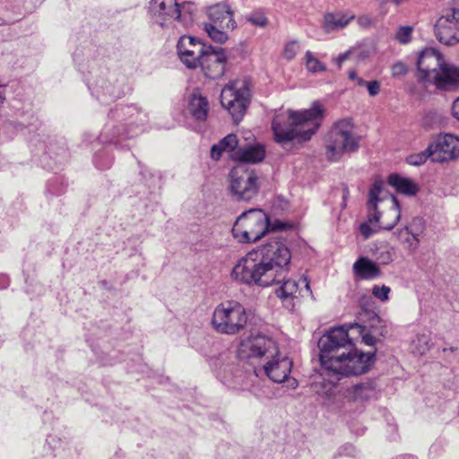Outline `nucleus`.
<instances>
[{"label":"nucleus","instance_id":"nucleus-1","mask_svg":"<svg viewBox=\"0 0 459 459\" xmlns=\"http://www.w3.org/2000/svg\"><path fill=\"white\" fill-rule=\"evenodd\" d=\"M290 258L284 239L275 237L241 257L230 276L247 286L268 287L286 278Z\"/></svg>","mask_w":459,"mask_h":459},{"label":"nucleus","instance_id":"nucleus-2","mask_svg":"<svg viewBox=\"0 0 459 459\" xmlns=\"http://www.w3.org/2000/svg\"><path fill=\"white\" fill-rule=\"evenodd\" d=\"M317 345L321 365L336 376L364 374L375 362L376 350L363 352L355 349L343 326L331 329L319 339Z\"/></svg>","mask_w":459,"mask_h":459},{"label":"nucleus","instance_id":"nucleus-3","mask_svg":"<svg viewBox=\"0 0 459 459\" xmlns=\"http://www.w3.org/2000/svg\"><path fill=\"white\" fill-rule=\"evenodd\" d=\"M319 102L301 112L289 110L276 114L272 121L274 140L280 144L292 141L301 143L308 141L318 129L324 114Z\"/></svg>","mask_w":459,"mask_h":459},{"label":"nucleus","instance_id":"nucleus-4","mask_svg":"<svg viewBox=\"0 0 459 459\" xmlns=\"http://www.w3.org/2000/svg\"><path fill=\"white\" fill-rule=\"evenodd\" d=\"M353 125L349 118L336 122L325 136V156L329 161L339 160L344 153L359 149V137L352 134Z\"/></svg>","mask_w":459,"mask_h":459},{"label":"nucleus","instance_id":"nucleus-5","mask_svg":"<svg viewBox=\"0 0 459 459\" xmlns=\"http://www.w3.org/2000/svg\"><path fill=\"white\" fill-rule=\"evenodd\" d=\"M270 221L261 209H250L236 220L231 232L239 243H255L268 232Z\"/></svg>","mask_w":459,"mask_h":459},{"label":"nucleus","instance_id":"nucleus-6","mask_svg":"<svg viewBox=\"0 0 459 459\" xmlns=\"http://www.w3.org/2000/svg\"><path fill=\"white\" fill-rule=\"evenodd\" d=\"M249 324L245 307L233 300L218 305L212 318L213 328L224 334H237Z\"/></svg>","mask_w":459,"mask_h":459},{"label":"nucleus","instance_id":"nucleus-7","mask_svg":"<svg viewBox=\"0 0 459 459\" xmlns=\"http://www.w3.org/2000/svg\"><path fill=\"white\" fill-rule=\"evenodd\" d=\"M383 181L378 179L374 182L369 189L367 203L368 217L366 221L370 224L380 223L379 228L391 230L400 220L401 208L397 198L391 195L392 205L388 213L382 218V214L377 209V204L383 200V197H380V194L383 192Z\"/></svg>","mask_w":459,"mask_h":459},{"label":"nucleus","instance_id":"nucleus-8","mask_svg":"<svg viewBox=\"0 0 459 459\" xmlns=\"http://www.w3.org/2000/svg\"><path fill=\"white\" fill-rule=\"evenodd\" d=\"M221 103L231 115L235 123L242 120L250 103L247 82L238 80L225 85L221 92Z\"/></svg>","mask_w":459,"mask_h":459},{"label":"nucleus","instance_id":"nucleus-9","mask_svg":"<svg viewBox=\"0 0 459 459\" xmlns=\"http://www.w3.org/2000/svg\"><path fill=\"white\" fill-rule=\"evenodd\" d=\"M278 351L275 342L265 334L250 331V334L240 341L238 357L239 359H269Z\"/></svg>","mask_w":459,"mask_h":459},{"label":"nucleus","instance_id":"nucleus-10","mask_svg":"<svg viewBox=\"0 0 459 459\" xmlns=\"http://www.w3.org/2000/svg\"><path fill=\"white\" fill-rule=\"evenodd\" d=\"M230 190L238 201H249L258 194V178L245 164H238L230 172Z\"/></svg>","mask_w":459,"mask_h":459},{"label":"nucleus","instance_id":"nucleus-11","mask_svg":"<svg viewBox=\"0 0 459 459\" xmlns=\"http://www.w3.org/2000/svg\"><path fill=\"white\" fill-rule=\"evenodd\" d=\"M210 45H205L197 38L184 35L177 44V52L180 61L189 69L198 67Z\"/></svg>","mask_w":459,"mask_h":459},{"label":"nucleus","instance_id":"nucleus-12","mask_svg":"<svg viewBox=\"0 0 459 459\" xmlns=\"http://www.w3.org/2000/svg\"><path fill=\"white\" fill-rule=\"evenodd\" d=\"M446 62L443 55L436 48L423 49L417 59L418 81L424 84L429 83Z\"/></svg>","mask_w":459,"mask_h":459},{"label":"nucleus","instance_id":"nucleus-13","mask_svg":"<svg viewBox=\"0 0 459 459\" xmlns=\"http://www.w3.org/2000/svg\"><path fill=\"white\" fill-rule=\"evenodd\" d=\"M435 34L438 41L446 46L459 43V9L446 11L435 24Z\"/></svg>","mask_w":459,"mask_h":459},{"label":"nucleus","instance_id":"nucleus-14","mask_svg":"<svg viewBox=\"0 0 459 459\" xmlns=\"http://www.w3.org/2000/svg\"><path fill=\"white\" fill-rule=\"evenodd\" d=\"M430 150L433 152V162L452 160L459 156V138L450 134L439 135L429 144Z\"/></svg>","mask_w":459,"mask_h":459},{"label":"nucleus","instance_id":"nucleus-15","mask_svg":"<svg viewBox=\"0 0 459 459\" xmlns=\"http://www.w3.org/2000/svg\"><path fill=\"white\" fill-rule=\"evenodd\" d=\"M271 358L272 359L268 360L264 366L266 376L273 382L289 381L290 386H297L296 379L288 378L293 366L292 360L287 356H281L278 351Z\"/></svg>","mask_w":459,"mask_h":459},{"label":"nucleus","instance_id":"nucleus-16","mask_svg":"<svg viewBox=\"0 0 459 459\" xmlns=\"http://www.w3.org/2000/svg\"><path fill=\"white\" fill-rule=\"evenodd\" d=\"M226 56L222 48L210 46L198 66L201 67L207 78L215 80L221 77L225 72Z\"/></svg>","mask_w":459,"mask_h":459},{"label":"nucleus","instance_id":"nucleus-17","mask_svg":"<svg viewBox=\"0 0 459 459\" xmlns=\"http://www.w3.org/2000/svg\"><path fill=\"white\" fill-rule=\"evenodd\" d=\"M149 11L155 22L160 26L169 21H179L181 17L177 0H151Z\"/></svg>","mask_w":459,"mask_h":459},{"label":"nucleus","instance_id":"nucleus-18","mask_svg":"<svg viewBox=\"0 0 459 459\" xmlns=\"http://www.w3.org/2000/svg\"><path fill=\"white\" fill-rule=\"evenodd\" d=\"M429 84H433L440 91H457L459 90V66L446 62Z\"/></svg>","mask_w":459,"mask_h":459},{"label":"nucleus","instance_id":"nucleus-19","mask_svg":"<svg viewBox=\"0 0 459 459\" xmlns=\"http://www.w3.org/2000/svg\"><path fill=\"white\" fill-rule=\"evenodd\" d=\"M209 22L207 24L218 25L221 29L233 30L237 23L233 18V12L226 3H218L210 6L207 10Z\"/></svg>","mask_w":459,"mask_h":459},{"label":"nucleus","instance_id":"nucleus-20","mask_svg":"<svg viewBox=\"0 0 459 459\" xmlns=\"http://www.w3.org/2000/svg\"><path fill=\"white\" fill-rule=\"evenodd\" d=\"M279 283H281V285L276 289L275 294L283 301L287 300L288 299H296L298 294L301 297L312 296V291L310 290V285L307 277L302 279V283H304V290H299L298 282L293 280H285L284 278Z\"/></svg>","mask_w":459,"mask_h":459},{"label":"nucleus","instance_id":"nucleus-21","mask_svg":"<svg viewBox=\"0 0 459 459\" xmlns=\"http://www.w3.org/2000/svg\"><path fill=\"white\" fill-rule=\"evenodd\" d=\"M265 150L262 145H250L246 148H238L233 153V159L238 164L258 163L264 159Z\"/></svg>","mask_w":459,"mask_h":459},{"label":"nucleus","instance_id":"nucleus-22","mask_svg":"<svg viewBox=\"0 0 459 459\" xmlns=\"http://www.w3.org/2000/svg\"><path fill=\"white\" fill-rule=\"evenodd\" d=\"M355 16L350 13H327L324 17L323 28L325 32L330 33L344 29Z\"/></svg>","mask_w":459,"mask_h":459},{"label":"nucleus","instance_id":"nucleus-23","mask_svg":"<svg viewBox=\"0 0 459 459\" xmlns=\"http://www.w3.org/2000/svg\"><path fill=\"white\" fill-rule=\"evenodd\" d=\"M354 273L363 280H373L377 278L380 273V268L377 264L368 257H359L352 266Z\"/></svg>","mask_w":459,"mask_h":459},{"label":"nucleus","instance_id":"nucleus-24","mask_svg":"<svg viewBox=\"0 0 459 459\" xmlns=\"http://www.w3.org/2000/svg\"><path fill=\"white\" fill-rule=\"evenodd\" d=\"M387 183L394 187L397 193L409 196L416 195L420 190L418 185L412 179L402 177L396 173L389 175Z\"/></svg>","mask_w":459,"mask_h":459},{"label":"nucleus","instance_id":"nucleus-25","mask_svg":"<svg viewBox=\"0 0 459 459\" xmlns=\"http://www.w3.org/2000/svg\"><path fill=\"white\" fill-rule=\"evenodd\" d=\"M209 103L205 97L194 93L188 104V111L192 117L197 121H204L207 118Z\"/></svg>","mask_w":459,"mask_h":459},{"label":"nucleus","instance_id":"nucleus-26","mask_svg":"<svg viewBox=\"0 0 459 459\" xmlns=\"http://www.w3.org/2000/svg\"><path fill=\"white\" fill-rule=\"evenodd\" d=\"M379 391L373 381H368L354 385V398L356 400L369 401L379 399Z\"/></svg>","mask_w":459,"mask_h":459},{"label":"nucleus","instance_id":"nucleus-27","mask_svg":"<svg viewBox=\"0 0 459 459\" xmlns=\"http://www.w3.org/2000/svg\"><path fill=\"white\" fill-rule=\"evenodd\" d=\"M204 30L214 42L221 44L228 40L227 31L230 29H221L218 25L205 23Z\"/></svg>","mask_w":459,"mask_h":459},{"label":"nucleus","instance_id":"nucleus-28","mask_svg":"<svg viewBox=\"0 0 459 459\" xmlns=\"http://www.w3.org/2000/svg\"><path fill=\"white\" fill-rule=\"evenodd\" d=\"M306 67L310 73L325 72L326 66L321 63L313 53L307 50L305 54Z\"/></svg>","mask_w":459,"mask_h":459},{"label":"nucleus","instance_id":"nucleus-29","mask_svg":"<svg viewBox=\"0 0 459 459\" xmlns=\"http://www.w3.org/2000/svg\"><path fill=\"white\" fill-rule=\"evenodd\" d=\"M430 341L431 339L429 334H418L415 341L413 342L415 351L420 355L425 354L431 348Z\"/></svg>","mask_w":459,"mask_h":459},{"label":"nucleus","instance_id":"nucleus-30","mask_svg":"<svg viewBox=\"0 0 459 459\" xmlns=\"http://www.w3.org/2000/svg\"><path fill=\"white\" fill-rule=\"evenodd\" d=\"M432 153L433 152L431 150L429 151V145L424 152L408 156L406 160L410 165L420 166L424 164L428 159H430L432 160Z\"/></svg>","mask_w":459,"mask_h":459},{"label":"nucleus","instance_id":"nucleus-31","mask_svg":"<svg viewBox=\"0 0 459 459\" xmlns=\"http://www.w3.org/2000/svg\"><path fill=\"white\" fill-rule=\"evenodd\" d=\"M219 146L225 152L236 151L238 146L237 136L233 134H230L222 138L219 143Z\"/></svg>","mask_w":459,"mask_h":459},{"label":"nucleus","instance_id":"nucleus-32","mask_svg":"<svg viewBox=\"0 0 459 459\" xmlns=\"http://www.w3.org/2000/svg\"><path fill=\"white\" fill-rule=\"evenodd\" d=\"M412 27L400 26L396 32V39L402 44H407L411 39Z\"/></svg>","mask_w":459,"mask_h":459},{"label":"nucleus","instance_id":"nucleus-33","mask_svg":"<svg viewBox=\"0 0 459 459\" xmlns=\"http://www.w3.org/2000/svg\"><path fill=\"white\" fill-rule=\"evenodd\" d=\"M299 50V45L298 42L293 40L285 45L284 50H283V56L287 60H292Z\"/></svg>","mask_w":459,"mask_h":459},{"label":"nucleus","instance_id":"nucleus-34","mask_svg":"<svg viewBox=\"0 0 459 459\" xmlns=\"http://www.w3.org/2000/svg\"><path fill=\"white\" fill-rule=\"evenodd\" d=\"M353 327L359 329V333L361 334V339H362L363 343H365L368 346H375L376 345L377 339L369 333H364L365 332L364 327H362L357 324L355 325L351 326V328H353Z\"/></svg>","mask_w":459,"mask_h":459},{"label":"nucleus","instance_id":"nucleus-35","mask_svg":"<svg viewBox=\"0 0 459 459\" xmlns=\"http://www.w3.org/2000/svg\"><path fill=\"white\" fill-rule=\"evenodd\" d=\"M247 21L251 22L253 25L264 27L267 24V18L264 16L263 13L254 12L252 13Z\"/></svg>","mask_w":459,"mask_h":459},{"label":"nucleus","instance_id":"nucleus-36","mask_svg":"<svg viewBox=\"0 0 459 459\" xmlns=\"http://www.w3.org/2000/svg\"><path fill=\"white\" fill-rule=\"evenodd\" d=\"M390 292V288L383 285L381 287L375 285L372 289V294L382 301H385L388 299V294Z\"/></svg>","mask_w":459,"mask_h":459},{"label":"nucleus","instance_id":"nucleus-37","mask_svg":"<svg viewBox=\"0 0 459 459\" xmlns=\"http://www.w3.org/2000/svg\"><path fill=\"white\" fill-rule=\"evenodd\" d=\"M424 230V220L420 217H416L412 220V222L411 226L405 227V230L409 232L410 230H412L414 232H419V235Z\"/></svg>","mask_w":459,"mask_h":459},{"label":"nucleus","instance_id":"nucleus-38","mask_svg":"<svg viewBox=\"0 0 459 459\" xmlns=\"http://www.w3.org/2000/svg\"><path fill=\"white\" fill-rule=\"evenodd\" d=\"M371 224L368 221H364L359 225V232L365 239L369 238L373 234L377 232V230L372 228Z\"/></svg>","mask_w":459,"mask_h":459},{"label":"nucleus","instance_id":"nucleus-39","mask_svg":"<svg viewBox=\"0 0 459 459\" xmlns=\"http://www.w3.org/2000/svg\"><path fill=\"white\" fill-rule=\"evenodd\" d=\"M353 51H354L353 48L348 49L347 51L340 54L338 56L333 57V62L337 65V67L339 69H341L342 63H344L346 60L350 59Z\"/></svg>","mask_w":459,"mask_h":459},{"label":"nucleus","instance_id":"nucleus-40","mask_svg":"<svg viewBox=\"0 0 459 459\" xmlns=\"http://www.w3.org/2000/svg\"><path fill=\"white\" fill-rule=\"evenodd\" d=\"M408 68L403 62H397L392 66V75L394 77H399L406 74Z\"/></svg>","mask_w":459,"mask_h":459},{"label":"nucleus","instance_id":"nucleus-41","mask_svg":"<svg viewBox=\"0 0 459 459\" xmlns=\"http://www.w3.org/2000/svg\"><path fill=\"white\" fill-rule=\"evenodd\" d=\"M366 88L371 97L377 96L380 92V82L377 80L368 82Z\"/></svg>","mask_w":459,"mask_h":459},{"label":"nucleus","instance_id":"nucleus-42","mask_svg":"<svg viewBox=\"0 0 459 459\" xmlns=\"http://www.w3.org/2000/svg\"><path fill=\"white\" fill-rule=\"evenodd\" d=\"M290 228H291V225L290 223L276 221L273 223L270 222V227H269L268 232L269 231H281V230H284L290 229Z\"/></svg>","mask_w":459,"mask_h":459},{"label":"nucleus","instance_id":"nucleus-43","mask_svg":"<svg viewBox=\"0 0 459 459\" xmlns=\"http://www.w3.org/2000/svg\"><path fill=\"white\" fill-rule=\"evenodd\" d=\"M408 233L411 234L412 238H407L406 242L409 244L410 247L416 249L418 247V245L420 242V240L418 238L419 232H414L412 230H410Z\"/></svg>","mask_w":459,"mask_h":459},{"label":"nucleus","instance_id":"nucleus-44","mask_svg":"<svg viewBox=\"0 0 459 459\" xmlns=\"http://www.w3.org/2000/svg\"><path fill=\"white\" fill-rule=\"evenodd\" d=\"M225 151L222 150L219 144H214L212 145V149H211V157L212 160H218L221 159V154L222 152H224Z\"/></svg>","mask_w":459,"mask_h":459},{"label":"nucleus","instance_id":"nucleus-45","mask_svg":"<svg viewBox=\"0 0 459 459\" xmlns=\"http://www.w3.org/2000/svg\"><path fill=\"white\" fill-rule=\"evenodd\" d=\"M357 22L360 27H363V28H368L372 25V20L368 15L359 16L357 19Z\"/></svg>","mask_w":459,"mask_h":459},{"label":"nucleus","instance_id":"nucleus-46","mask_svg":"<svg viewBox=\"0 0 459 459\" xmlns=\"http://www.w3.org/2000/svg\"><path fill=\"white\" fill-rule=\"evenodd\" d=\"M451 109L453 117L459 121V97L453 102Z\"/></svg>","mask_w":459,"mask_h":459},{"label":"nucleus","instance_id":"nucleus-47","mask_svg":"<svg viewBox=\"0 0 459 459\" xmlns=\"http://www.w3.org/2000/svg\"><path fill=\"white\" fill-rule=\"evenodd\" d=\"M5 100V87L4 85H0V104L4 103Z\"/></svg>","mask_w":459,"mask_h":459},{"label":"nucleus","instance_id":"nucleus-48","mask_svg":"<svg viewBox=\"0 0 459 459\" xmlns=\"http://www.w3.org/2000/svg\"><path fill=\"white\" fill-rule=\"evenodd\" d=\"M348 77L350 80H352V81H356L359 78L355 71L349 72Z\"/></svg>","mask_w":459,"mask_h":459},{"label":"nucleus","instance_id":"nucleus-49","mask_svg":"<svg viewBox=\"0 0 459 459\" xmlns=\"http://www.w3.org/2000/svg\"><path fill=\"white\" fill-rule=\"evenodd\" d=\"M356 82H357V84H358L359 86H361V87H366V85H367V83H368V81H365L364 79H362V78H360V77H359V78L356 80Z\"/></svg>","mask_w":459,"mask_h":459},{"label":"nucleus","instance_id":"nucleus-50","mask_svg":"<svg viewBox=\"0 0 459 459\" xmlns=\"http://www.w3.org/2000/svg\"><path fill=\"white\" fill-rule=\"evenodd\" d=\"M390 261H392L391 255L389 253L386 254V257L384 259V264H388Z\"/></svg>","mask_w":459,"mask_h":459},{"label":"nucleus","instance_id":"nucleus-51","mask_svg":"<svg viewBox=\"0 0 459 459\" xmlns=\"http://www.w3.org/2000/svg\"><path fill=\"white\" fill-rule=\"evenodd\" d=\"M405 0H392V3H394L395 5H400L403 4Z\"/></svg>","mask_w":459,"mask_h":459},{"label":"nucleus","instance_id":"nucleus-52","mask_svg":"<svg viewBox=\"0 0 459 459\" xmlns=\"http://www.w3.org/2000/svg\"><path fill=\"white\" fill-rule=\"evenodd\" d=\"M456 350H457V348H456V347H451V348H449V351H455ZM446 351H448V349H446V348H444V349H443V351H444V352H446Z\"/></svg>","mask_w":459,"mask_h":459},{"label":"nucleus","instance_id":"nucleus-53","mask_svg":"<svg viewBox=\"0 0 459 459\" xmlns=\"http://www.w3.org/2000/svg\"><path fill=\"white\" fill-rule=\"evenodd\" d=\"M238 377V376L237 374H234V375H233V377H234V378H237Z\"/></svg>","mask_w":459,"mask_h":459},{"label":"nucleus","instance_id":"nucleus-54","mask_svg":"<svg viewBox=\"0 0 459 459\" xmlns=\"http://www.w3.org/2000/svg\"><path fill=\"white\" fill-rule=\"evenodd\" d=\"M365 56H366L365 55H360V56H359V57H360V58H363V57H365Z\"/></svg>","mask_w":459,"mask_h":459}]
</instances>
